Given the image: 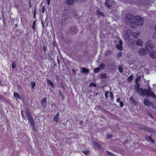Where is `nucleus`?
<instances>
[{
  "label": "nucleus",
  "instance_id": "52",
  "mask_svg": "<svg viewBox=\"0 0 156 156\" xmlns=\"http://www.w3.org/2000/svg\"><path fill=\"white\" fill-rule=\"evenodd\" d=\"M57 62H58V64H59V63H60V61H59V60L58 59L57 60Z\"/></svg>",
  "mask_w": 156,
  "mask_h": 156
},
{
  "label": "nucleus",
  "instance_id": "25",
  "mask_svg": "<svg viewBox=\"0 0 156 156\" xmlns=\"http://www.w3.org/2000/svg\"><path fill=\"white\" fill-rule=\"evenodd\" d=\"M14 96L15 98L20 99V95L17 93L14 92Z\"/></svg>",
  "mask_w": 156,
  "mask_h": 156
},
{
  "label": "nucleus",
  "instance_id": "48",
  "mask_svg": "<svg viewBox=\"0 0 156 156\" xmlns=\"http://www.w3.org/2000/svg\"><path fill=\"white\" fill-rule=\"evenodd\" d=\"M156 37V34H154L153 35V37L154 38H155Z\"/></svg>",
  "mask_w": 156,
  "mask_h": 156
},
{
  "label": "nucleus",
  "instance_id": "44",
  "mask_svg": "<svg viewBox=\"0 0 156 156\" xmlns=\"http://www.w3.org/2000/svg\"><path fill=\"white\" fill-rule=\"evenodd\" d=\"M107 136H108L106 137V138L107 139H110V138H111V137H112V135H111L110 134H108V135Z\"/></svg>",
  "mask_w": 156,
  "mask_h": 156
},
{
  "label": "nucleus",
  "instance_id": "9",
  "mask_svg": "<svg viewBox=\"0 0 156 156\" xmlns=\"http://www.w3.org/2000/svg\"><path fill=\"white\" fill-rule=\"evenodd\" d=\"M47 99L46 98H43L41 101L42 107L44 108L46 106Z\"/></svg>",
  "mask_w": 156,
  "mask_h": 156
},
{
  "label": "nucleus",
  "instance_id": "50",
  "mask_svg": "<svg viewBox=\"0 0 156 156\" xmlns=\"http://www.w3.org/2000/svg\"><path fill=\"white\" fill-rule=\"evenodd\" d=\"M48 4L49 5L50 3V0H47Z\"/></svg>",
  "mask_w": 156,
  "mask_h": 156
},
{
  "label": "nucleus",
  "instance_id": "16",
  "mask_svg": "<svg viewBox=\"0 0 156 156\" xmlns=\"http://www.w3.org/2000/svg\"><path fill=\"white\" fill-rule=\"evenodd\" d=\"M105 5L109 8L111 7V2L108 0H106L105 3Z\"/></svg>",
  "mask_w": 156,
  "mask_h": 156
},
{
  "label": "nucleus",
  "instance_id": "19",
  "mask_svg": "<svg viewBox=\"0 0 156 156\" xmlns=\"http://www.w3.org/2000/svg\"><path fill=\"white\" fill-rule=\"evenodd\" d=\"M70 30H71V31L72 32H73L74 33H75L77 32V30L76 28L74 27H71L70 28Z\"/></svg>",
  "mask_w": 156,
  "mask_h": 156
},
{
  "label": "nucleus",
  "instance_id": "32",
  "mask_svg": "<svg viewBox=\"0 0 156 156\" xmlns=\"http://www.w3.org/2000/svg\"><path fill=\"white\" fill-rule=\"evenodd\" d=\"M100 70V68L99 67H97L94 69V71L95 73H98L99 72Z\"/></svg>",
  "mask_w": 156,
  "mask_h": 156
},
{
  "label": "nucleus",
  "instance_id": "24",
  "mask_svg": "<svg viewBox=\"0 0 156 156\" xmlns=\"http://www.w3.org/2000/svg\"><path fill=\"white\" fill-rule=\"evenodd\" d=\"M133 75H130L129 76L127 79L128 81L129 82H131L133 80Z\"/></svg>",
  "mask_w": 156,
  "mask_h": 156
},
{
  "label": "nucleus",
  "instance_id": "18",
  "mask_svg": "<svg viewBox=\"0 0 156 156\" xmlns=\"http://www.w3.org/2000/svg\"><path fill=\"white\" fill-rule=\"evenodd\" d=\"M25 112L27 117L31 115L28 108H25Z\"/></svg>",
  "mask_w": 156,
  "mask_h": 156
},
{
  "label": "nucleus",
  "instance_id": "11",
  "mask_svg": "<svg viewBox=\"0 0 156 156\" xmlns=\"http://www.w3.org/2000/svg\"><path fill=\"white\" fill-rule=\"evenodd\" d=\"M144 103L146 105L149 106L151 105L152 103L151 102H150L147 99H145L144 100Z\"/></svg>",
  "mask_w": 156,
  "mask_h": 156
},
{
  "label": "nucleus",
  "instance_id": "35",
  "mask_svg": "<svg viewBox=\"0 0 156 156\" xmlns=\"http://www.w3.org/2000/svg\"><path fill=\"white\" fill-rule=\"evenodd\" d=\"M110 96L111 97L110 100L113 101L114 100V97L112 92H110Z\"/></svg>",
  "mask_w": 156,
  "mask_h": 156
},
{
  "label": "nucleus",
  "instance_id": "45",
  "mask_svg": "<svg viewBox=\"0 0 156 156\" xmlns=\"http://www.w3.org/2000/svg\"><path fill=\"white\" fill-rule=\"evenodd\" d=\"M36 7H35L34 8V13L33 14H36Z\"/></svg>",
  "mask_w": 156,
  "mask_h": 156
},
{
  "label": "nucleus",
  "instance_id": "21",
  "mask_svg": "<svg viewBox=\"0 0 156 156\" xmlns=\"http://www.w3.org/2000/svg\"><path fill=\"white\" fill-rule=\"evenodd\" d=\"M151 134L150 136H149L148 137H146V138L147 140H149L152 143H154V141L151 139Z\"/></svg>",
  "mask_w": 156,
  "mask_h": 156
},
{
  "label": "nucleus",
  "instance_id": "12",
  "mask_svg": "<svg viewBox=\"0 0 156 156\" xmlns=\"http://www.w3.org/2000/svg\"><path fill=\"white\" fill-rule=\"evenodd\" d=\"M136 44L140 47H142L143 46V43L141 40L140 39L137 40L136 41Z\"/></svg>",
  "mask_w": 156,
  "mask_h": 156
},
{
  "label": "nucleus",
  "instance_id": "17",
  "mask_svg": "<svg viewBox=\"0 0 156 156\" xmlns=\"http://www.w3.org/2000/svg\"><path fill=\"white\" fill-rule=\"evenodd\" d=\"M66 3L68 5H71L74 2V0H65Z\"/></svg>",
  "mask_w": 156,
  "mask_h": 156
},
{
  "label": "nucleus",
  "instance_id": "30",
  "mask_svg": "<svg viewBox=\"0 0 156 156\" xmlns=\"http://www.w3.org/2000/svg\"><path fill=\"white\" fill-rule=\"evenodd\" d=\"M83 153L86 155H88L90 153V151L89 150H86L83 151Z\"/></svg>",
  "mask_w": 156,
  "mask_h": 156
},
{
  "label": "nucleus",
  "instance_id": "36",
  "mask_svg": "<svg viewBox=\"0 0 156 156\" xmlns=\"http://www.w3.org/2000/svg\"><path fill=\"white\" fill-rule=\"evenodd\" d=\"M21 115L23 119L26 120V119L25 117L24 116V115L23 114V111L22 110H21Z\"/></svg>",
  "mask_w": 156,
  "mask_h": 156
},
{
  "label": "nucleus",
  "instance_id": "28",
  "mask_svg": "<svg viewBox=\"0 0 156 156\" xmlns=\"http://www.w3.org/2000/svg\"><path fill=\"white\" fill-rule=\"evenodd\" d=\"M96 14L97 15H99L102 16H104V13L102 12H100L99 11H97L96 12Z\"/></svg>",
  "mask_w": 156,
  "mask_h": 156
},
{
  "label": "nucleus",
  "instance_id": "5",
  "mask_svg": "<svg viewBox=\"0 0 156 156\" xmlns=\"http://www.w3.org/2000/svg\"><path fill=\"white\" fill-rule=\"evenodd\" d=\"M149 52L146 48H140L138 51V53L140 55H146Z\"/></svg>",
  "mask_w": 156,
  "mask_h": 156
},
{
  "label": "nucleus",
  "instance_id": "51",
  "mask_svg": "<svg viewBox=\"0 0 156 156\" xmlns=\"http://www.w3.org/2000/svg\"><path fill=\"white\" fill-rule=\"evenodd\" d=\"M36 14H33V17L34 19L35 18V17Z\"/></svg>",
  "mask_w": 156,
  "mask_h": 156
},
{
  "label": "nucleus",
  "instance_id": "10",
  "mask_svg": "<svg viewBox=\"0 0 156 156\" xmlns=\"http://www.w3.org/2000/svg\"><path fill=\"white\" fill-rule=\"evenodd\" d=\"M149 56L153 58H156V51H152L149 54Z\"/></svg>",
  "mask_w": 156,
  "mask_h": 156
},
{
  "label": "nucleus",
  "instance_id": "53",
  "mask_svg": "<svg viewBox=\"0 0 156 156\" xmlns=\"http://www.w3.org/2000/svg\"><path fill=\"white\" fill-rule=\"evenodd\" d=\"M29 6L30 7L31 6V5H30V4H29Z\"/></svg>",
  "mask_w": 156,
  "mask_h": 156
},
{
  "label": "nucleus",
  "instance_id": "42",
  "mask_svg": "<svg viewBox=\"0 0 156 156\" xmlns=\"http://www.w3.org/2000/svg\"><path fill=\"white\" fill-rule=\"evenodd\" d=\"M122 52L121 51L117 54V56L119 57H121L122 56Z\"/></svg>",
  "mask_w": 156,
  "mask_h": 156
},
{
  "label": "nucleus",
  "instance_id": "31",
  "mask_svg": "<svg viewBox=\"0 0 156 156\" xmlns=\"http://www.w3.org/2000/svg\"><path fill=\"white\" fill-rule=\"evenodd\" d=\"M92 86H94V87H97V85H96V84H95L94 83L92 82V83H90L89 84V87H91Z\"/></svg>",
  "mask_w": 156,
  "mask_h": 156
},
{
  "label": "nucleus",
  "instance_id": "46",
  "mask_svg": "<svg viewBox=\"0 0 156 156\" xmlns=\"http://www.w3.org/2000/svg\"><path fill=\"white\" fill-rule=\"evenodd\" d=\"M145 130H149V131H150L151 129L150 128H146V129H144Z\"/></svg>",
  "mask_w": 156,
  "mask_h": 156
},
{
  "label": "nucleus",
  "instance_id": "23",
  "mask_svg": "<svg viewBox=\"0 0 156 156\" xmlns=\"http://www.w3.org/2000/svg\"><path fill=\"white\" fill-rule=\"evenodd\" d=\"M83 73H87L89 72L88 69L85 68H82L81 69Z\"/></svg>",
  "mask_w": 156,
  "mask_h": 156
},
{
  "label": "nucleus",
  "instance_id": "37",
  "mask_svg": "<svg viewBox=\"0 0 156 156\" xmlns=\"http://www.w3.org/2000/svg\"><path fill=\"white\" fill-rule=\"evenodd\" d=\"M16 64L14 62H13L12 64V69H14L16 68Z\"/></svg>",
  "mask_w": 156,
  "mask_h": 156
},
{
  "label": "nucleus",
  "instance_id": "2",
  "mask_svg": "<svg viewBox=\"0 0 156 156\" xmlns=\"http://www.w3.org/2000/svg\"><path fill=\"white\" fill-rule=\"evenodd\" d=\"M135 20L133 23H130V27L131 28H136L138 26H142L143 24V18L139 16H136Z\"/></svg>",
  "mask_w": 156,
  "mask_h": 156
},
{
  "label": "nucleus",
  "instance_id": "49",
  "mask_svg": "<svg viewBox=\"0 0 156 156\" xmlns=\"http://www.w3.org/2000/svg\"><path fill=\"white\" fill-rule=\"evenodd\" d=\"M108 154H109V155H112H112H113V154L109 152H108Z\"/></svg>",
  "mask_w": 156,
  "mask_h": 156
},
{
  "label": "nucleus",
  "instance_id": "41",
  "mask_svg": "<svg viewBox=\"0 0 156 156\" xmlns=\"http://www.w3.org/2000/svg\"><path fill=\"white\" fill-rule=\"evenodd\" d=\"M42 12L44 13L45 11V8L44 6L43 5L42 7Z\"/></svg>",
  "mask_w": 156,
  "mask_h": 156
},
{
  "label": "nucleus",
  "instance_id": "38",
  "mask_svg": "<svg viewBox=\"0 0 156 156\" xmlns=\"http://www.w3.org/2000/svg\"><path fill=\"white\" fill-rule=\"evenodd\" d=\"M35 21H34L33 22V26H32V28L34 30H35V28H36V27H35Z\"/></svg>",
  "mask_w": 156,
  "mask_h": 156
},
{
  "label": "nucleus",
  "instance_id": "15",
  "mask_svg": "<svg viewBox=\"0 0 156 156\" xmlns=\"http://www.w3.org/2000/svg\"><path fill=\"white\" fill-rule=\"evenodd\" d=\"M59 113L58 112L54 118L53 120L55 122H57L58 121V118L59 117Z\"/></svg>",
  "mask_w": 156,
  "mask_h": 156
},
{
  "label": "nucleus",
  "instance_id": "47",
  "mask_svg": "<svg viewBox=\"0 0 156 156\" xmlns=\"http://www.w3.org/2000/svg\"><path fill=\"white\" fill-rule=\"evenodd\" d=\"M116 101L118 102H119L120 101V99L119 98H117L116 100Z\"/></svg>",
  "mask_w": 156,
  "mask_h": 156
},
{
  "label": "nucleus",
  "instance_id": "1",
  "mask_svg": "<svg viewBox=\"0 0 156 156\" xmlns=\"http://www.w3.org/2000/svg\"><path fill=\"white\" fill-rule=\"evenodd\" d=\"M135 90L136 92L141 96H144L146 95L148 97H151L153 98L155 97V94L151 90L150 87L147 90L144 89L142 88H140V85L138 83L135 86Z\"/></svg>",
  "mask_w": 156,
  "mask_h": 156
},
{
  "label": "nucleus",
  "instance_id": "29",
  "mask_svg": "<svg viewBox=\"0 0 156 156\" xmlns=\"http://www.w3.org/2000/svg\"><path fill=\"white\" fill-rule=\"evenodd\" d=\"M112 54V51L111 50H107L105 53V54L106 55H111Z\"/></svg>",
  "mask_w": 156,
  "mask_h": 156
},
{
  "label": "nucleus",
  "instance_id": "8",
  "mask_svg": "<svg viewBox=\"0 0 156 156\" xmlns=\"http://www.w3.org/2000/svg\"><path fill=\"white\" fill-rule=\"evenodd\" d=\"M123 42L121 40H120L116 45V47L119 50L122 51L123 50L122 47Z\"/></svg>",
  "mask_w": 156,
  "mask_h": 156
},
{
  "label": "nucleus",
  "instance_id": "40",
  "mask_svg": "<svg viewBox=\"0 0 156 156\" xmlns=\"http://www.w3.org/2000/svg\"><path fill=\"white\" fill-rule=\"evenodd\" d=\"M109 93V91H106L105 93V96L106 98H108V94Z\"/></svg>",
  "mask_w": 156,
  "mask_h": 156
},
{
  "label": "nucleus",
  "instance_id": "20",
  "mask_svg": "<svg viewBox=\"0 0 156 156\" xmlns=\"http://www.w3.org/2000/svg\"><path fill=\"white\" fill-rule=\"evenodd\" d=\"M93 144L98 148H100L101 147L100 144L96 141H93Z\"/></svg>",
  "mask_w": 156,
  "mask_h": 156
},
{
  "label": "nucleus",
  "instance_id": "22",
  "mask_svg": "<svg viewBox=\"0 0 156 156\" xmlns=\"http://www.w3.org/2000/svg\"><path fill=\"white\" fill-rule=\"evenodd\" d=\"M129 100L130 102L132 103L133 104H135V101L133 97L131 96Z\"/></svg>",
  "mask_w": 156,
  "mask_h": 156
},
{
  "label": "nucleus",
  "instance_id": "13",
  "mask_svg": "<svg viewBox=\"0 0 156 156\" xmlns=\"http://www.w3.org/2000/svg\"><path fill=\"white\" fill-rule=\"evenodd\" d=\"M140 34V32L138 31L133 32L132 33V35L134 38H137Z\"/></svg>",
  "mask_w": 156,
  "mask_h": 156
},
{
  "label": "nucleus",
  "instance_id": "39",
  "mask_svg": "<svg viewBox=\"0 0 156 156\" xmlns=\"http://www.w3.org/2000/svg\"><path fill=\"white\" fill-rule=\"evenodd\" d=\"M119 105L121 107H122L124 106L123 102L122 101L120 102L119 103Z\"/></svg>",
  "mask_w": 156,
  "mask_h": 156
},
{
  "label": "nucleus",
  "instance_id": "4",
  "mask_svg": "<svg viewBox=\"0 0 156 156\" xmlns=\"http://www.w3.org/2000/svg\"><path fill=\"white\" fill-rule=\"evenodd\" d=\"M126 18L129 20L128 21L129 25L130 26V23H133L135 18L136 16H134L133 15L131 14H127L126 15Z\"/></svg>",
  "mask_w": 156,
  "mask_h": 156
},
{
  "label": "nucleus",
  "instance_id": "43",
  "mask_svg": "<svg viewBox=\"0 0 156 156\" xmlns=\"http://www.w3.org/2000/svg\"><path fill=\"white\" fill-rule=\"evenodd\" d=\"M59 94L60 95L61 97H62V98H63V94L62 93L61 91H59Z\"/></svg>",
  "mask_w": 156,
  "mask_h": 156
},
{
  "label": "nucleus",
  "instance_id": "6",
  "mask_svg": "<svg viewBox=\"0 0 156 156\" xmlns=\"http://www.w3.org/2000/svg\"><path fill=\"white\" fill-rule=\"evenodd\" d=\"M132 31L130 30H127L125 31L123 34V37L125 40H127L130 37Z\"/></svg>",
  "mask_w": 156,
  "mask_h": 156
},
{
  "label": "nucleus",
  "instance_id": "34",
  "mask_svg": "<svg viewBox=\"0 0 156 156\" xmlns=\"http://www.w3.org/2000/svg\"><path fill=\"white\" fill-rule=\"evenodd\" d=\"M101 77L102 78H105L107 77V74H102L101 75Z\"/></svg>",
  "mask_w": 156,
  "mask_h": 156
},
{
  "label": "nucleus",
  "instance_id": "3",
  "mask_svg": "<svg viewBox=\"0 0 156 156\" xmlns=\"http://www.w3.org/2000/svg\"><path fill=\"white\" fill-rule=\"evenodd\" d=\"M145 46L146 48L149 52L154 47V44L151 41H147L146 43Z\"/></svg>",
  "mask_w": 156,
  "mask_h": 156
},
{
  "label": "nucleus",
  "instance_id": "33",
  "mask_svg": "<svg viewBox=\"0 0 156 156\" xmlns=\"http://www.w3.org/2000/svg\"><path fill=\"white\" fill-rule=\"evenodd\" d=\"M30 84H31V85L32 86V88L33 89L34 87L35 86L36 84L35 83L34 81H32L30 83Z\"/></svg>",
  "mask_w": 156,
  "mask_h": 156
},
{
  "label": "nucleus",
  "instance_id": "27",
  "mask_svg": "<svg viewBox=\"0 0 156 156\" xmlns=\"http://www.w3.org/2000/svg\"><path fill=\"white\" fill-rule=\"evenodd\" d=\"M118 69H119V72L120 73H122L123 72V70L122 67V66H118Z\"/></svg>",
  "mask_w": 156,
  "mask_h": 156
},
{
  "label": "nucleus",
  "instance_id": "14",
  "mask_svg": "<svg viewBox=\"0 0 156 156\" xmlns=\"http://www.w3.org/2000/svg\"><path fill=\"white\" fill-rule=\"evenodd\" d=\"M47 81L48 85H51L53 88H54V84L51 80L49 79H47Z\"/></svg>",
  "mask_w": 156,
  "mask_h": 156
},
{
  "label": "nucleus",
  "instance_id": "26",
  "mask_svg": "<svg viewBox=\"0 0 156 156\" xmlns=\"http://www.w3.org/2000/svg\"><path fill=\"white\" fill-rule=\"evenodd\" d=\"M105 65L103 63H101L100 66V69L101 70H103L105 69Z\"/></svg>",
  "mask_w": 156,
  "mask_h": 156
},
{
  "label": "nucleus",
  "instance_id": "7",
  "mask_svg": "<svg viewBox=\"0 0 156 156\" xmlns=\"http://www.w3.org/2000/svg\"><path fill=\"white\" fill-rule=\"evenodd\" d=\"M28 120L31 126V127L33 128L34 127V121L33 120V118L31 116V115H30V116H27Z\"/></svg>",
  "mask_w": 156,
  "mask_h": 156
}]
</instances>
